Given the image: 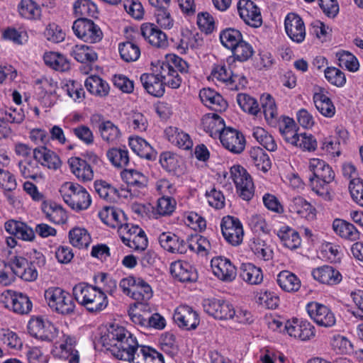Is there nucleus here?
Returning <instances> with one entry per match:
<instances>
[{
	"label": "nucleus",
	"mask_w": 363,
	"mask_h": 363,
	"mask_svg": "<svg viewBox=\"0 0 363 363\" xmlns=\"http://www.w3.org/2000/svg\"><path fill=\"white\" fill-rule=\"evenodd\" d=\"M289 211L307 220L315 218V208L304 198L296 196L291 199L288 204Z\"/></svg>",
	"instance_id": "c85d7f7f"
},
{
	"label": "nucleus",
	"mask_w": 363,
	"mask_h": 363,
	"mask_svg": "<svg viewBox=\"0 0 363 363\" xmlns=\"http://www.w3.org/2000/svg\"><path fill=\"white\" fill-rule=\"evenodd\" d=\"M60 193L64 201L77 211L87 209L91 203L86 189L77 183L65 182L60 186Z\"/></svg>",
	"instance_id": "39448f33"
},
{
	"label": "nucleus",
	"mask_w": 363,
	"mask_h": 363,
	"mask_svg": "<svg viewBox=\"0 0 363 363\" xmlns=\"http://www.w3.org/2000/svg\"><path fill=\"white\" fill-rule=\"evenodd\" d=\"M68 164L71 172L79 181L86 182L94 179V170L85 160L73 157L69 159Z\"/></svg>",
	"instance_id": "cd10ccee"
},
{
	"label": "nucleus",
	"mask_w": 363,
	"mask_h": 363,
	"mask_svg": "<svg viewBox=\"0 0 363 363\" xmlns=\"http://www.w3.org/2000/svg\"><path fill=\"white\" fill-rule=\"evenodd\" d=\"M333 229L340 237L350 241L359 239L360 233L352 223L342 219H335L333 223Z\"/></svg>",
	"instance_id": "a19ab883"
},
{
	"label": "nucleus",
	"mask_w": 363,
	"mask_h": 363,
	"mask_svg": "<svg viewBox=\"0 0 363 363\" xmlns=\"http://www.w3.org/2000/svg\"><path fill=\"white\" fill-rule=\"evenodd\" d=\"M177 206L176 200L170 196H162L157 199L153 212L159 216H169L174 211Z\"/></svg>",
	"instance_id": "bf43d9fd"
},
{
	"label": "nucleus",
	"mask_w": 363,
	"mask_h": 363,
	"mask_svg": "<svg viewBox=\"0 0 363 363\" xmlns=\"http://www.w3.org/2000/svg\"><path fill=\"white\" fill-rule=\"evenodd\" d=\"M152 73H144L140 76V82L148 94L156 97L163 96L164 93V78L160 74V69L156 62L152 63Z\"/></svg>",
	"instance_id": "2eb2a0df"
},
{
	"label": "nucleus",
	"mask_w": 363,
	"mask_h": 363,
	"mask_svg": "<svg viewBox=\"0 0 363 363\" xmlns=\"http://www.w3.org/2000/svg\"><path fill=\"white\" fill-rule=\"evenodd\" d=\"M173 318L179 328L186 330L196 329L200 322L199 313L186 305L178 306L174 311Z\"/></svg>",
	"instance_id": "4be33fe9"
},
{
	"label": "nucleus",
	"mask_w": 363,
	"mask_h": 363,
	"mask_svg": "<svg viewBox=\"0 0 363 363\" xmlns=\"http://www.w3.org/2000/svg\"><path fill=\"white\" fill-rule=\"evenodd\" d=\"M202 306L204 311L216 319L230 320L234 314L233 305L223 298H206Z\"/></svg>",
	"instance_id": "dca6fc26"
},
{
	"label": "nucleus",
	"mask_w": 363,
	"mask_h": 363,
	"mask_svg": "<svg viewBox=\"0 0 363 363\" xmlns=\"http://www.w3.org/2000/svg\"><path fill=\"white\" fill-rule=\"evenodd\" d=\"M277 283L284 291L289 293L298 291L301 286L300 279L287 270L281 271L277 274Z\"/></svg>",
	"instance_id": "4c0bfd02"
},
{
	"label": "nucleus",
	"mask_w": 363,
	"mask_h": 363,
	"mask_svg": "<svg viewBox=\"0 0 363 363\" xmlns=\"http://www.w3.org/2000/svg\"><path fill=\"white\" fill-rule=\"evenodd\" d=\"M165 135L169 142L179 148L189 150L193 145L189 135L176 127L171 126L166 128Z\"/></svg>",
	"instance_id": "58836bf2"
},
{
	"label": "nucleus",
	"mask_w": 363,
	"mask_h": 363,
	"mask_svg": "<svg viewBox=\"0 0 363 363\" xmlns=\"http://www.w3.org/2000/svg\"><path fill=\"white\" fill-rule=\"evenodd\" d=\"M33 156L38 164H40L49 169L57 170L61 167L62 162L59 156L44 145L34 148Z\"/></svg>",
	"instance_id": "b1692460"
},
{
	"label": "nucleus",
	"mask_w": 363,
	"mask_h": 363,
	"mask_svg": "<svg viewBox=\"0 0 363 363\" xmlns=\"http://www.w3.org/2000/svg\"><path fill=\"white\" fill-rule=\"evenodd\" d=\"M219 37L221 44L230 50L243 40L240 31L231 28L220 31Z\"/></svg>",
	"instance_id": "e2e57ef3"
},
{
	"label": "nucleus",
	"mask_w": 363,
	"mask_h": 363,
	"mask_svg": "<svg viewBox=\"0 0 363 363\" xmlns=\"http://www.w3.org/2000/svg\"><path fill=\"white\" fill-rule=\"evenodd\" d=\"M263 113L267 122L273 125L278 118L277 107L274 99L268 94H264L260 98Z\"/></svg>",
	"instance_id": "4d7b16f0"
},
{
	"label": "nucleus",
	"mask_w": 363,
	"mask_h": 363,
	"mask_svg": "<svg viewBox=\"0 0 363 363\" xmlns=\"http://www.w3.org/2000/svg\"><path fill=\"white\" fill-rule=\"evenodd\" d=\"M84 85L88 91L96 96L104 97L109 93L108 84L98 76L89 77L86 79Z\"/></svg>",
	"instance_id": "09e8293b"
},
{
	"label": "nucleus",
	"mask_w": 363,
	"mask_h": 363,
	"mask_svg": "<svg viewBox=\"0 0 363 363\" xmlns=\"http://www.w3.org/2000/svg\"><path fill=\"white\" fill-rule=\"evenodd\" d=\"M313 278L318 282L328 286L340 284L342 279L340 272L330 265H323L311 271Z\"/></svg>",
	"instance_id": "a878e982"
},
{
	"label": "nucleus",
	"mask_w": 363,
	"mask_h": 363,
	"mask_svg": "<svg viewBox=\"0 0 363 363\" xmlns=\"http://www.w3.org/2000/svg\"><path fill=\"white\" fill-rule=\"evenodd\" d=\"M284 30L287 36L296 43L305 40L306 30L302 18L296 13H289L284 18Z\"/></svg>",
	"instance_id": "a211bd4d"
},
{
	"label": "nucleus",
	"mask_w": 363,
	"mask_h": 363,
	"mask_svg": "<svg viewBox=\"0 0 363 363\" xmlns=\"http://www.w3.org/2000/svg\"><path fill=\"white\" fill-rule=\"evenodd\" d=\"M201 125L203 130L213 138H219L221 132L227 128L224 120L216 113H208L203 116Z\"/></svg>",
	"instance_id": "2f4dec72"
},
{
	"label": "nucleus",
	"mask_w": 363,
	"mask_h": 363,
	"mask_svg": "<svg viewBox=\"0 0 363 363\" xmlns=\"http://www.w3.org/2000/svg\"><path fill=\"white\" fill-rule=\"evenodd\" d=\"M131 363H164L163 355L149 346H141Z\"/></svg>",
	"instance_id": "a18cd8bd"
},
{
	"label": "nucleus",
	"mask_w": 363,
	"mask_h": 363,
	"mask_svg": "<svg viewBox=\"0 0 363 363\" xmlns=\"http://www.w3.org/2000/svg\"><path fill=\"white\" fill-rule=\"evenodd\" d=\"M69 55L81 63H91L97 60V54L93 48L84 44H77L71 46Z\"/></svg>",
	"instance_id": "79ce46f5"
},
{
	"label": "nucleus",
	"mask_w": 363,
	"mask_h": 363,
	"mask_svg": "<svg viewBox=\"0 0 363 363\" xmlns=\"http://www.w3.org/2000/svg\"><path fill=\"white\" fill-rule=\"evenodd\" d=\"M202 40L198 33L189 30L182 32L179 41L175 43V48L180 54H185L189 49H194L201 45Z\"/></svg>",
	"instance_id": "49530a36"
},
{
	"label": "nucleus",
	"mask_w": 363,
	"mask_h": 363,
	"mask_svg": "<svg viewBox=\"0 0 363 363\" xmlns=\"http://www.w3.org/2000/svg\"><path fill=\"white\" fill-rule=\"evenodd\" d=\"M219 139L223 147L233 154H240L245 150V138L237 129L227 127L221 132Z\"/></svg>",
	"instance_id": "6ab92c4d"
},
{
	"label": "nucleus",
	"mask_w": 363,
	"mask_h": 363,
	"mask_svg": "<svg viewBox=\"0 0 363 363\" xmlns=\"http://www.w3.org/2000/svg\"><path fill=\"white\" fill-rule=\"evenodd\" d=\"M99 132L102 140L108 144L116 143L121 137L119 128L110 121L101 123Z\"/></svg>",
	"instance_id": "5fc2aeb1"
},
{
	"label": "nucleus",
	"mask_w": 363,
	"mask_h": 363,
	"mask_svg": "<svg viewBox=\"0 0 363 363\" xmlns=\"http://www.w3.org/2000/svg\"><path fill=\"white\" fill-rule=\"evenodd\" d=\"M240 277L245 282L250 285L260 284L264 277L262 269L252 263L241 264Z\"/></svg>",
	"instance_id": "37998d69"
},
{
	"label": "nucleus",
	"mask_w": 363,
	"mask_h": 363,
	"mask_svg": "<svg viewBox=\"0 0 363 363\" xmlns=\"http://www.w3.org/2000/svg\"><path fill=\"white\" fill-rule=\"evenodd\" d=\"M62 90L74 102L80 103L85 98V92L82 84L74 80H66L62 86Z\"/></svg>",
	"instance_id": "0e129e2a"
},
{
	"label": "nucleus",
	"mask_w": 363,
	"mask_h": 363,
	"mask_svg": "<svg viewBox=\"0 0 363 363\" xmlns=\"http://www.w3.org/2000/svg\"><path fill=\"white\" fill-rule=\"evenodd\" d=\"M93 284L104 295L113 294L117 289L116 281L106 273L99 272L94 277Z\"/></svg>",
	"instance_id": "de8ad7c7"
},
{
	"label": "nucleus",
	"mask_w": 363,
	"mask_h": 363,
	"mask_svg": "<svg viewBox=\"0 0 363 363\" xmlns=\"http://www.w3.org/2000/svg\"><path fill=\"white\" fill-rule=\"evenodd\" d=\"M313 101L316 109L325 117L332 118L335 114V107L329 96L328 91L323 87L315 89Z\"/></svg>",
	"instance_id": "5701e85b"
},
{
	"label": "nucleus",
	"mask_w": 363,
	"mask_h": 363,
	"mask_svg": "<svg viewBox=\"0 0 363 363\" xmlns=\"http://www.w3.org/2000/svg\"><path fill=\"white\" fill-rule=\"evenodd\" d=\"M45 298L49 307L55 312L69 315L74 313L76 305L74 297L60 287H50L45 291Z\"/></svg>",
	"instance_id": "423d86ee"
},
{
	"label": "nucleus",
	"mask_w": 363,
	"mask_h": 363,
	"mask_svg": "<svg viewBox=\"0 0 363 363\" xmlns=\"http://www.w3.org/2000/svg\"><path fill=\"white\" fill-rule=\"evenodd\" d=\"M106 156L113 165L123 167L130 164L128 150L125 147H115L108 150Z\"/></svg>",
	"instance_id": "680f3d73"
},
{
	"label": "nucleus",
	"mask_w": 363,
	"mask_h": 363,
	"mask_svg": "<svg viewBox=\"0 0 363 363\" xmlns=\"http://www.w3.org/2000/svg\"><path fill=\"white\" fill-rule=\"evenodd\" d=\"M172 275L182 282L193 281L196 279V273L186 262H175L171 264Z\"/></svg>",
	"instance_id": "e433bc0d"
},
{
	"label": "nucleus",
	"mask_w": 363,
	"mask_h": 363,
	"mask_svg": "<svg viewBox=\"0 0 363 363\" xmlns=\"http://www.w3.org/2000/svg\"><path fill=\"white\" fill-rule=\"evenodd\" d=\"M0 116L7 124H20L25 119V113L20 106H5L0 108Z\"/></svg>",
	"instance_id": "69168bd1"
},
{
	"label": "nucleus",
	"mask_w": 363,
	"mask_h": 363,
	"mask_svg": "<svg viewBox=\"0 0 363 363\" xmlns=\"http://www.w3.org/2000/svg\"><path fill=\"white\" fill-rule=\"evenodd\" d=\"M163 74L167 86L172 89H177L182 83V78L178 72H187L188 65L186 61L176 55H168L165 60L155 62Z\"/></svg>",
	"instance_id": "20e7f679"
},
{
	"label": "nucleus",
	"mask_w": 363,
	"mask_h": 363,
	"mask_svg": "<svg viewBox=\"0 0 363 363\" xmlns=\"http://www.w3.org/2000/svg\"><path fill=\"white\" fill-rule=\"evenodd\" d=\"M72 30L79 39L88 43H99L104 36L100 27L86 18H79L74 21Z\"/></svg>",
	"instance_id": "9b49d317"
},
{
	"label": "nucleus",
	"mask_w": 363,
	"mask_h": 363,
	"mask_svg": "<svg viewBox=\"0 0 363 363\" xmlns=\"http://www.w3.org/2000/svg\"><path fill=\"white\" fill-rule=\"evenodd\" d=\"M125 245L135 251H144L147 245L148 240L145 231L140 228H136L130 239H125Z\"/></svg>",
	"instance_id": "338daca9"
},
{
	"label": "nucleus",
	"mask_w": 363,
	"mask_h": 363,
	"mask_svg": "<svg viewBox=\"0 0 363 363\" xmlns=\"http://www.w3.org/2000/svg\"><path fill=\"white\" fill-rule=\"evenodd\" d=\"M41 209L46 218L50 222L55 224H63L67 221V212L61 206L55 202L43 201Z\"/></svg>",
	"instance_id": "72a5a7b5"
},
{
	"label": "nucleus",
	"mask_w": 363,
	"mask_h": 363,
	"mask_svg": "<svg viewBox=\"0 0 363 363\" xmlns=\"http://www.w3.org/2000/svg\"><path fill=\"white\" fill-rule=\"evenodd\" d=\"M229 174L239 196L245 201L251 200L255 194V186L247 170L240 164H235L230 168Z\"/></svg>",
	"instance_id": "0eeeda50"
},
{
	"label": "nucleus",
	"mask_w": 363,
	"mask_h": 363,
	"mask_svg": "<svg viewBox=\"0 0 363 363\" xmlns=\"http://www.w3.org/2000/svg\"><path fill=\"white\" fill-rule=\"evenodd\" d=\"M1 303L9 310L18 314H27L32 309V302L28 296L23 293L6 290L1 294Z\"/></svg>",
	"instance_id": "f8f14e48"
},
{
	"label": "nucleus",
	"mask_w": 363,
	"mask_h": 363,
	"mask_svg": "<svg viewBox=\"0 0 363 363\" xmlns=\"http://www.w3.org/2000/svg\"><path fill=\"white\" fill-rule=\"evenodd\" d=\"M140 31L145 40L154 47L165 48L168 44L167 35L153 23H143Z\"/></svg>",
	"instance_id": "bb28decb"
},
{
	"label": "nucleus",
	"mask_w": 363,
	"mask_h": 363,
	"mask_svg": "<svg viewBox=\"0 0 363 363\" xmlns=\"http://www.w3.org/2000/svg\"><path fill=\"white\" fill-rule=\"evenodd\" d=\"M118 52L121 59L127 62L136 61L140 55L139 46L129 40L119 43Z\"/></svg>",
	"instance_id": "052dcab7"
},
{
	"label": "nucleus",
	"mask_w": 363,
	"mask_h": 363,
	"mask_svg": "<svg viewBox=\"0 0 363 363\" xmlns=\"http://www.w3.org/2000/svg\"><path fill=\"white\" fill-rule=\"evenodd\" d=\"M209 79L212 81L225 84L231 90L240 89L247 83L245 77L242 75L233 74L225 65H214L211 69Z\"/></svg>",
	"instance_id": "9d476101"
},
{
	"label": "nucleus",
	"mask_w": 363,
	"mask_h": 363,
	"mask_svg": "<svg viewBox=\"0 0 363 363\" xmlns=\"http://www.w3.org/2000/svg\"><path fill=\"white\" fill-rule=\"evenodd\" d=\"M284 328L291 337L302 341L309 340L315 335V327L304 319L292 318L285 323Z\"/></svg>",
	"instance_id": "f3484780"
},
{
	"label": "nucleus",
	"mask_w": 363,
	"mask_h": 363,
	"mask_svg": "<svg viewBox=\"0 0 363 363\" xmlns=\"http://www.w3.org/2000/svg\"><path fill=\"white\" fill-rule=\"evenodd\" d=\"M101 221L108 226L118 229L125 221L124 213L113 207H105L99 213Z\"/></svg>",
	"instance_id": "ea45409f"
},
{
	"label": "nucleus",
	"mask_w": 363,
	"mask_h": 363,
	"mask_svg": "<svg viewBox=\"0 0 363 363\" xmlns=\"http://www.w3.org/2000/svg\"><path fill=\"white\" fill-rule=\"evenodd\" d=\"M211 267L213 274L220 280L225 282L233 281L237 274V269L232 262L223 256L211 259Z\"/></svg>",
	"instance_id": "412c9836"
},
{
	"label": "nucleus",
	"mask_w": 363,
	"mask_h": 363,
	"mask_svg": "<svg viewBox=\"0 0 363 363\" xmlns=\"http://www.w3.org/2000/svg\"><path fill=\"white\" fill-rule=\"evenodd\" d=\"M69 239L71 245L77 248H86L91 242V238L84 228L75 227L69 232Z\"/></svg>",
	"instance_id": "3c124183"
},
{
	"label": "nucleus",
	"mask_w": 363,
	"mask_h": 363,
	"mask_svg": "<svg viewBox=\"0 0 363 363\" xmlns=\"http://www.w3.org/2000/svg\"><path fill=\"white\" fill-rule=\"evenodd\" d=\"M4 229L11 235L23 241L32 242L35 238V233L33 228L21 220H8L4 223Z\"/></svg>",
	"instance_id": "393cba45"
},
{
	"label": "nucleus",
	"mask_w": 363,
	"mask_h": 363,
	"mask_svg": "<svg viewBox=\"0 0 363 363\" xmlns=\"http://www.w3.org/2000/svg\"><path fill=\"white\" fill-rule=\"evenodd\" d=\"M43 60L46 65L56 71L65 72L70 67L68 60L59 52H45L43 56Z\"/></svg>",
	"instance_id": "8fccbe9b"
},
{
	"label": "nucleus",
	"mask_w": 363,
	"mask_h": 363,
	"mask_svg": "<svg viewBox=\"0 0 363 363\" xmlns=\"http://www.w3.org/2000/svg\"><path fill=\"white\" fill-rule=\"evenodd\" d=\"M121 178L125 182L130 189H139L140 194H145V190L147 186L146 177L140 171L133 169L126 168L121 173Z\"/></svg>",
	"instance_id": "473e14b6"
},
{
	"label": "nucleus",
	"mask_w": 363,
	"mask_h": 363,
	"mask_svg": "<svg viewBox=\"0 0 363 363\" xmlns=\"http://www.w3.org/2000/svg\"><path fill=\"white\" fill-rule=\"evenodd\" d=\"M277 235L284 246L294 250L300 247L301 239L298 233L286 225H283L277 230Z\"/></svg>",
	"instance_id": "c9c22d12"
},
{
	"label": "nucleus",
	"mask_w": 363,
	"mask_h": 363,
	"mask_svg": "<svg viewBox=\"0 0 363 363\" xmlns=\"http://www.w3.org/2000/svg\"><path fill=\"white\" fill-rule=\"evenodd\" d=\"M72 296L80 306L91 313H100L108 305V296L86 282L75 284L72 288Z\"/></svg>",
	"instance_id": "7ed1b4c3"
},
{
	"label": "nucleus",
	"mask_w": 363,
	"mask_h": 363,
	"mask_svg": "<svg viewBox=\"0 0 363 363\" xmlns=\"http://www.w3.org/2000/svg\"><path fill=\"white\" fill-rule=\"evenodd\" d=\"M158 241L161 247L168 252L180 254L186 252V242L172 233H161Z\"/></svg>",
	"instance_id": "f704fd0d"
},
{
	"label": "nucleus",
	"mask_w": 363,
	"mask_h": 363,
	"mask_svg": "<svg viewBox=\"0 0 363 363\" xmlns=\"http://www.w3.org/2000/svg\"><path fill=\"white\" fill-rule=\"evenodd\" d=\"M221 232L225 240L233 246L242 243L244 230L241 221L236 217L224 216L220 223Z\"/></svg>",
	"instance_id": "4468645a"
},
{
	"label": "nucleus",
	"mask_w": 363,
	"mask_h": 363,
	"mask_svg": "<svg viewBox=\"0 0 363 363\" xmlns=\"http://www.w3.org/2000/svg\"><path fill=\"white\" fill-rule=\"evenodd\" d=\"M237 9L240 17L246 24L254 28L262 26L260 9L252 0H239Z\"/></svg>",
	"instance_id": "aec40b11"
},
{
	"label": "nucleus",
	"mask_w": 363,
	"mask_h": 363,
	"mask_svg": "<svg viewBox=\"0 0 363 363\" xmlns=\"http://www.w3.org/2000/svg\"><path fill=\"white\" fill-rule=\"evenodd\" d=\"M249 154L251 162L258 170L267 172L270 169V159L263 149L259 147H252Z\"/></svg>",
	"instance_id": "6e6d98bb"
},
{
	"label": "nucleus",
	"mask_w": 363,
	"mask_h": 363,
	"mask_svg": "<svg viewBox=\"0 0 363 363\" xmlns=\"http://www.w3.org/2000/svg\"><path fill=\"white\" fill-rule=\"evenodd\" d=\"M100 342L115 357L130 362L141 347L130 332L118 325H111L101 337Z\"/></svg>",
	"instance_id": "f257e3e1"
},
{
	"label": "nucleus",
	"mask_w": 363,
	"mask_h": 363,
	"mask_svg": "<svg viewBox=\"0 0 363 363\" xmlns=\"http://www.w3.org/2000/svg\"><path fill=\"white\" fill-rule=\"evenodd\" d=\"M129 146L138 156L147 160H152L154 157V151L150 145L140 137H130Z\"/></svg>",
	"instance_id": "603ef678"
},
{
	"label": "nucleus",
	"mask_w": 363,
	"mask_h": 363,
	"mask_svg": "<svg viewBox=\"0 0 363 363\" xmlns=\"http://www.w3.org/2000/svg\"><path fill=\"white\" fill-rule=\"evenodd\" d=\"M17 11L21 18L30 21L40 19L41 16V8L34 0H20Z\"/></svg>",
	"instance_id": "c03bdc74"
},
{
	"label": "nucleus",
	"mask_w": 363,
	"mask_h": 363,
	"mask_svg": "<svg viewBox=\"0 0 363 363\" xmlns=\"http://www.w3.org/2000/svg\"><path fill=\"white\" fill-rule=\"evenodd\" d=\"M279 129L285 142L290 144L298 133V128L293 118L284 116L279 123Z\"/></svg>",
	"instance_id": "774afa93"
},
{
	"label": "nucleus",
	"mask_w": 363,
	"mask_h": 363,
	"mask_svg": "<svg viewBox=\"0 0 363 363\" xmlns=\"http://www.w3.org/2000/svg\"><path fill=\"white\" fill-rule=\"evenodd\" d=\"M290 145L301 149L303 152H314L318 147L315 138L310 133H297Z\"/></svg>",
	"instance_id": "864d4df0"
},
{
	"label": "nucleus",
	"mask_w": 363,
	"mask_h": 363,
	"mask_svg": "<svg viewBox=\"0 0 363 363\" xmlns=\"http://www.w3.org/2000/svg\"><path fill=\"white\" fill-rule=\"evenodd\" d=\"M252 135L256 141L262 145L266 150L274 152L277 149V145L272 137L265 129L256 126L252 130Z\"/></svg>",
	"instance_id": "13d9d810"
},
{
	"label": "nucleus",
	"mask_w": 363,
	"mask_h": 363,
	"mask_svg": "<svg viewBox=\"0 0 363 363\" xmlns=\"http://www.w3.org/2000/svg\"><path fill=\"white\" fill-rule=\"evenodd\" d=\"M199 97L205 106L215 111L222 112L228 108L227 101L212 89H202L199 92Z\"/></svg>",
	"instance_id": "c756f323"
},
{
	"label": "nucleus",
	"mask_w": 363,
	"mask_h": 363,
	"mask_svg": "<svg viewBox=\"0 0 363 363\" xmlns=\"http://www.w3.org/2000/svg\"><path fill=\"white\" fill-rule=\"evenodd\" d=\"M308 169L312 172L309 183L313 192L325 201L331 200L330 184L335 177L332 167L323 160L311 158L309 160Z\"/></svg>",
	"instance_id": "f03ea898"
},
{
	"label": "nucleus",
	"mask_w": 363,
	"mask_h": 363,
	"mask_svg": "<svg viewBox=\"0 0 363 363\" xmlns=\"http://www.w3.org/2000/svg\"><path fill=\"white\" fill-rule=\"evenodd\" d=\"M128 313L133 323L143 328H148L147 320L151 313V308L148 303L139 302L130 304Z\"/></svg>",
	"instance_id": "7c9ffc66"
},
{
	"label": "nucleus",
	"mask_w": 363,
	"mask_h": 363,
	"mask_svg": "<svg viewBox=\"0 0 363 363\" xmlns=\"http://www.w3.org/2000/svg\"><path fill=\"white\" fill-rule=\"evenodd\" d=\"M30 335L41 341L52 342L60 337L61 332L58 328L42 317H33L28 323Z\"/></svg>",
	"instance_id": "6e6552de"
},
{
	"label": "nucleus",
	"mask_w": 363,
	"mask_h": 363,
	"mask_svg": "<svg viewBox=\"0 0 363 363\" xmlns=\"http://www.w3.org/2000/svg\"><path fill=\"white\" fill-rule=\"evenodd\" d=\"M60 338L62 342L55 344L52 349V355L60 359H67L69 363H79V354L74 348L77 343L75 337L62 331Z\"/></svg>",
	"instance_id": "ddd939ff"
},
{
	"label": "nucleus",
	"mask_w": 363,
	"mask_h": 363,
	"mask_svg": "<svg viewBox=\"0 0 363 363\" xmlns=\"http://www.w3.org/2000/svg\"><path fill=\"white\" fill-rule=\"evenodd\" d=\"M306 311L310 318L319 327L330 328L336 325L335 313L325 304L311 301L306 305Z\"/></svg>",
	"instance_id": "1a4fd4ad"
}]
</instances>
